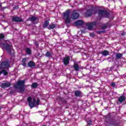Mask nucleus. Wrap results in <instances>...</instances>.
<instances>
[{"instance_id": "obj_1", "label": "nucleus", "mask_w": 126, "mask_h": 126, "mask_svg": "<svg viewBox=\"0 0 126 126\" xmlns=\"http://www.w3.org/2000/svg\"><path fill=\"white\" fill-rule=\"evenodd\" d=\"M71 13V10L70 9H67L63 13V19L66 24H69L71 22V18L70 17Z\"/></svg>"}, {"instance_id": "obj_2", "label": "nucleus", "mask_w": 126, "mask_h": 126, "mask_svg": "<svg viewBox=\"0 0 126 126\" xmlns=\"http://www.w3.org/2000/svg\"><path fill=\"white\" fill-rule=\"evenodd\" d=\"M27 101L29 102V106L30 107L31 109L34 108L35 105H36L37 106L40 105L39 98H38L36 101V99H35V98H33L32 100V97H31V96H29L27 98Z\"/></svg>"}, {"instance_id": "obj_3", "label": "nucleus", "mask_w": 126, "mask_h": 126, "mask_svg": "<svg viewBox=\"0 0 126 126\" xmlns=\"http://www.w3.org/2000/svg\"><path fill=\"white\" fill-rule=\"evenodd\" d=\"M16 89H19L20 92H24L25 91V81L24 80L19 81L17 84L14 85Z\"/></svg>"}, {"instance_id": "obj_4", "label": "nucleus", "mask_w": 126, "mask_h": 126, "mask_svg": "<svg viewBox=\"0 0 126 126\" xmlns=\"http://www.w3.org/2000/svg\"><path fill=\"white\" fill-rule=\"evenodd\" d=\"M0 45L5 49L6 51H7L9 54H11V52L13 51L11 44H8L7 42H6L5 43H0Z\"/></svg>"}, {"instance_id": "obj_5", "label": "nucleus", "mask_w": 126, "mask_h": 126, "mask_svg": "<svg viewBox=\"0 0 126 126\" xmlns=\"http://www.w3.org/2000/svg\"><path fill=\"white\" fill-rule=\"evenodd\" d=\"M97 13L100 19H101L102 17L107 18L109 16V12L106 10L99 9L97 11Z\"/></svg>"}, {"instance_id": "obj_6", "label": "nucleus", "mask_w": 126, "mask_h": 126, "mask_svg": "<svg viewBox=\"0 0 126 126\" xmlns=\"http://www.w3.org/2000/svg\"><path fill=\"white\" fill-rule=\"evenodd\" d=\"M86 25L88 30H92L94 26H97V22H94L93 23H87Z\"/></svg>"}, {"instance_id": "obj_7", "label": "nucleus", "mask_w": 126, "mask_h": 126, "mask_svg": "<svg viewBox=\"0 0 126 126\" xmlns=\"http://www.w3.org/2000/svg\"><path fill=\"white\" fill-rule=\"evenodd\" d=\"M79 17V13L75 11H73L71 14L72 19H77Z\"/></svg>"}, {"instance_id": "obj_8", "label": "nucleus", "mask_w": 126, "mask_h": 126, "mask_svg": "<svg viewBox=\"0 0 126 126\" xmlns=\"http://www.w3.org/2000/svg\"><path fill=\"white\" fill-rule=\"evenodd\" d=\"M11 84L9 82L3 83L1 84L0 87L1 88H3L5 89V88H7L8 87H10Z\"/></svg>"}, {"instance_id": "obj_9", "label": "nucleus", "mask_w": 126, "mask_h": 126, "mask_svg": "<svg viewBox=\"0 0 126 126\" xmlns=\"http://www.w3.org/2000/svg\"><path fill=\"white\" fill-rule=\"evenodd\" d=\"M69 61H70V58H69L68 56H67L64 57L63 59V63L65 65H67V64L69 63Z\"/></svg>"}, {"instance_id": "obj_10", "label": "nucleus", "mask_w": 126, "mask_h": 126, "mask_svg": "<svg viewBox=\"0 0 126 126\" xmlns=\"http://www.w3.org/2000/svg\"><path fill=\"white\" fill-rule=\"evenodd\" d=\"M9 66V64L7 62H2L0 64V68H6Z\"/></svg>"}, {"instance_id": "obj_11", "label": "nucleus", "mask_w": 126, "mask_h": 126, "mask_svg": "<svg viewBox=\"0 0 126 126\" xmlns=\"http://www.w3.org/2000/svg\"><path fill=\"white\" fill-rule=\"evenodd\" d=\"M12 20L14 22H22L23 21V20L19 17H14L12 18Z\"/></svg>"}, {"instance_id": "obj_12", "label": "nucleus", "mask_w": 126, "mask_h": 126, "mask_svg": "<svg viewBox=\"0 0 126 126\" xmlns=\"http://www.w3.org/2000/svg\"><path fill=\"white\" fill-rule=\"evenodd\" d=\"M47 58H52L54 56V53L52 51H47L45 55Z\"/></svg>"}, {"instance_id": "obj_13", "label": "nucleus", "mask_w": 126, "mask_h": 126, "mask_svg": "<svg viewBox=\"0 0 126 126\" xmlns=\"http://www.w3.org/2000/svg\"><path fill=\"white\" fill-rule=\"evenodd\" d=\"M84 23V22L82 20H78L75 22L74 24L75 26H80L81 25H83V24Z\"/></svg>"}, {"instance_id": "obj_14", "label": "nucleus", "mask_w": 126, "mask_h": 126, "mask_svg": "<svg viewBox=\"0 0 126 126\" xmlns=\"http://www.w3.org/2000/svg\"><path fill=\"white\" fill-rule=\"evenodd\" d=\"M92 10H88L85 13L86 17H89L92 15Z\"/></svg>"}, {"instance_id": "obj_15", "label": "nucleus", "mask_w": 126, "mask_h": 126, "mask_svg": "<svg viewBox=\"0 0 126 126\" xmlns=\"http://www.w3.org/2000/svg\"><path fill=\"white\" fill-rule=\"evenodd\" d=\"M125 100H126V96H125V95H121L119 97L118 101H119L120 103H122L124 102Z\"/></svg>"}, {"instance_id": "obj_16", "label": "nucleus", "mask_w": 126, "mask_h": 126, "mask_svg": "<svg viewBox=\"0 0 126 126\" xmlns=\"http://www.w3.org/2000/svg\"><path fill=\"white\" fill-rule=\"evenodd\" d=\"M28 65L29 67H35L36 64H35V63H34L33 61H30L28 63Z\"/></svg>"}, {"instance_id": "obj_17", "label": "nucleus", "mask_w": 126, "mask_h": 126, "mask_svg": "<svg viewBox=\"0 0 126 126\" xmlns=\"http://www.w3.org/2000/svg\"><path fill=\"white\" fill-rule=\"evenodd\" d=\"M74 69L76 71H78L79 70V65L77 63H75L73 65Z\"/></svg>"}, {"instance_id": "obj_18", "label": "nucleus", "mask_w": 126, "mask_h": 126, "mask_svg": "<svg viewBox=\"0 0 126 126\" xmlns=\"http://www.w3.org/2000/svg\"><path fill=\"white\" fill-rule=\"evenodd\" d=\"M82 93L80 91H76L75 92V95L76 97H80V95H82Z\"/></svg>"}, {"instance_id": "obj_19", "label": "nucleus", "mask_w": 126, "mask_h": 126, "mask_svg": "<svg viewBox=\"0 0 126 126\" xmlns=\"http://www.w3.org/2000/svg\"><path fill=\"white\" fill-rule=\"evenodd\" d=\"M49 24H50V22H49V21L46 20L43 25V28H46V27H48V26H49Z\"/></svg>"}, {"instance_id": "obj_20", "label": "nucleus", "mask_w": 126, "mask_h": 126, "mask_svg": "<svg viewBox=\"0 0 126 126\" xmlns=\"http://www.w3.org/2000/svg\"><path fill=\"white\" fill-rule=\"evenodd\" d=\"M56 26H57V25H56V24H53L52 25H50L47 28L49 29V30H51V29H54V28H56Z\"/></svg>"}, {"instance_id": "obj_21", "label": "nucleus", "mask_w": 126, "mask_h": 126, "mask_svg": "<svg viewBox=\"0 0 126 126\" xmlns=\"http://www.w3.org/2000/svg\"><path fill=\"white\" fill-rule=\"evenodd\" d=\"M101 55H102V56H104L105 57H106V56H108L109 55V51H107V50H104L103 51L101 52Z\"/></svg>"}, {"instance_id": "obj_22", "label": "nucleus", "mask_w": 126, "mask_h": 126, "mask_svg": "<svg viewBox=\"0 0 126 126\" xmlns=\"http://www.w3.org/2000/svg\"><path fill=\"white\" fill-rule=\"evenodd\" d=\"M123 57V54L117 53L116 55V58L118 59H121Z\"/></svg>"}, {"instance_id": "obj_23", "label": "nucleus", "mask_w": 126, "mask_h": 126, "mask_svg": "<svg viewBox=\"0 0 126 126\" xmlns=\"http://www.w3.org/2000/svg\"><path fill=\"white\" fill-rule=\"evenodd\" d=\"M26 52L27 53V54L28 55H31V49H30V48H27L26 49Z\"/></svg>"}, {"instance_id": "obj_24", "label": "nucleus", "mask_w": 126, "mask_h": 126, "mask_svg": "<svg viewBox=\"0 0 126 126\" xmlns=\"http://www.w3.org/2000/svg\"><path fill=\"white\" fill-rule=\"evenodd\" d=\"M38 87V84L37 83H33L32 85V88H37Z\"/></svg>"}, {"instance_id": "obj_25", "label": "nucleus", "mask_w": 126, "mask_h": 126, "mask_svg": "<svg viewBox=\"0 0 126 126\" xmlns=\"http://www.w3.org/2000/svg\"><path fill=\"white\" fill-rule=\"evenodd\" d=\"M1 73H4V75H7L8 72L7 71H6L5 70H2L1 71H0V75L1 74Z\"/></svg>"}, {"instance_id": "obj_26", "label": "nucleus", "mask_w": 126, "mask_h": 126, "mask_svg": "<svg viewBox=\"0 0 126 126\" xmlns=\"http://www.w3.org/2000/svg\"><path fill=\"white\" fill-rule=\"evenodd\" d=\"M37 19V18H36L35 16H32L30 19L31 21H35Z\"/></svg>"}, {"instance_id": "obj_27", "label": "nucleus", "mask_w": 126, "mask_h": 126, "mask_svg": "<svg viewBox=\"0 0 126 126\" xmlns=\"http://www.w3.org/2000/svg\"><path fill=\"white\" fill-rule=\"evenodd\" d=\"M5 37V34H4L3 33H0V40L1 39H3Z\"/></svg>"}, {"instance_id": "obj_28", "label": "nucleus", "mask_w": 126, "mask_h": 126, "mask_svg": "<svg viewBox=\"0 0 126 126\" xmlns=\"http://www.w3.org/2000/svg\"><path fill=\"white\" fill-rule=\"evenodd\" d=\"M90 37L94 38V37H95V34H94V33H90Z\"/></svg>"}, {"instance_id": "obj_29", "label": "nucleus", "mask_w": 126, "mask_h": 126, "mask_svg": "<svg viewBox=\"0 0 126 126\" xmlns=\"http://www.w3.org/2000/svg\"><path fill=\"white\" fill-rule=\"evenodd\" d=\"M34 45L37 47H39V43L38 42V41H35Z\"/></svg>"}, {"instance_id": "obj_30", "label": "nucleus", "mask_w": 126, "mask_h": 126, "mask_svg": "<svg viewBox=\"0 0 126 126\" xmlns=\"http://www.w3.org/2000/svg\"><path fill=\"white\" fill-rule=\"evenodd\" d=\"M87 123L89 126H91V125H92V121L89 120V121H87Z\"/></svg>"}, {"instance_id": "obj_31", "label": "nucleus", "mask_w": 126, "mask_h": 126, "mask_svg": "<svg viewBox=\"0 0 126 126\" xmlns=\"http://www.w3.org/2000/svg\"><path fill=\"white\" fill-rule=\"evenodd\" d=\"M107 28V25H104L101 27V29L104 30Z\"/></svg>"}, {"instance_id": "obj_32", "label": "nucleus", "mask_w": 126, "mask_h": 126, "mask_svg": "<svg viewBox=\"0 0 126 126\" xmlns=\"http://www.w3.org/2000/svg\"><path fill=\"white\" fill-rule=\"evenodd\" d=\"M111 86H112V87H115V86H116V83H115V82L112 83Z\"/></svg>"}, {"instance_id": "obj_33", "label": "nucleus", "mask_w": 126, "mask_h": 126, "mask_svg": "<svg viewBox=\"0 0 126 126\" xmlns=\"http://www.w3.org/2000/svg\"><path fill=\"white\" fill-rule=\"evenodd\" d=\"M97 33L98 34H101V33H105V31H99V32H97Z\"/></svg>"}, {"instance_id": "obj_34", "label": "nucleus", "mask_w": 126, "mask_h": 126, "mask_svg": "<svg viewBox=\"0 0 126 126\" xmlns=\"http://www.w3.org/2000/svg\"><path fill=\"white\" fill-rule=\"evenodd\" d=\"M22 63H26V58H23L22 60Z\"/></svg>"}, {"instance_id": "obj_35", "label": "nucleus", "mask_w": 126, "mask_h": 126, "mask_svg": "<svg viewBox=\"0 0 126 126\" xmlns=\"http://www.w3.org/2000/svg\"><path fill=\"white\" fill-rule=\"evenodd\" d=\"M110 125H112V126H117V124H115L114 123H110Z\"/></svg>"}, {"instance_id": "obj_36", "label": "nucleus", "mask_w": 126, "mask_h": 126, "mask_svg": "<svg viewBox=\"0 0 126 126\" xmlns=\"http://www.w3.org/2000/svg\"><path fill=\"white\" fill-rule=\"evenodd\" d=\"M22 65H23L24 66H26V65H27V64L26 63H22Z\"/></svg>"}, {"instance_id": "obj_37", "label": "nucleus", "mask_w": 126, "mask_h": 126, "mask_svg": "<svg viewBox=\"0 0 126 126\" xmlns=\"http://www.w3.org/2000/svg\"><path fill=\"white\" fill-rule=\"evenodd\" d=\"M1 109H2V107L1 106H0V110H1Z\"/></svg>"}, {"instance_id": "obj_38", "label": "nucleus", "mask_w": 126, "mask_h": 126, "mask_svg": "<svg viewBox=\"0 0 126 126\" xmlns=\"http://www.w3.org/2000/svg\"><path fill=\"white\" fill-rule=\"evenodd\" d=\"M124 35H125L124 33H122V36H124Z\"/></svg>"}]
</instances>
